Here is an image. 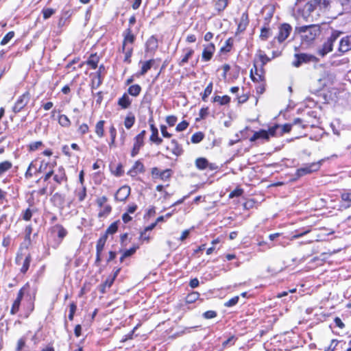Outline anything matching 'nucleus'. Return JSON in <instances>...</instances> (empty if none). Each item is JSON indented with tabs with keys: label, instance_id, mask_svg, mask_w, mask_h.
I'll return each instance as SVG.
<instances>
[{
	"label": "nucleus",
	"instance_id": "obj_1",
	"mask_svg": "<svg viewBox=\"0 0 351 351\" xmlns=\"http://www.w3.org/2000/svg\"><path fill=\"white\" fill-rule=\"evenodd\" d=\"M298 32L302 34V40L306 43H310L320 34L321 29L318 25H311L300 27Z\"/></svg>",
	"mask_w": 351,
	"mask_h": 351
},
{
	"label": "nucleus",
	"instance_id": "obj_2",
	"mask_svg": "<svg viewBox=\"0 0 351 351\" xmlns=\"http://www.w3.org/2000/svg\"><path fill=\"white\" fill-rule=\"evenodd\" d=\"M342 34L343 32L341 31L332 29L330 36L327 38L326 40L318 49V54L324 57L327 53L332 51L334 43Z\"/></svg>",
	"mask_w": 351,
	"mask_h": 351
},
{
	"label": "nucleus",
	"instance_id": "obj_3",
	"mask_svg": "<svg viewBox=\"0 0 351 351\" xmlns=\"http://www.w3.org/2000/svg\"><path fill=\"white\" fill-rule=\"evenodd\" d=\"M279 129V125H275L269 128L268 130H260L255 132L250 141L254 142L258 139L269 140L270 136H277V130Z\"/></svg>",
	"mask_w": 351,
	"mask_h": 351
},
{
	"label": "nucleus",
	"instance_id": "obj_4",
	"mask_svg": "<svg viewBox=\"0 0 351 351\" xmlns=\"http://www.w3.org/2000/svg\"><path fill=\"white\" fill-rule=\"evenodd\" d=\"M322 68L324 69V70L321 71L319 77L317 78V80L319 82V86L324 87L332 84L335 80V75L330 71V69H326L324 67Z\"/></svg>",
	"mask_w": 351,
	"mask_h": 351
},
{
	"label": "nucleus",
	"instance_id": "obj_5",
	"mask_svg": "<svg viewBox=\"0 0 351 351\" xmlns=\"http://www.w3.org/2000/svg\"><path fill=\"white\" fill-rule=\"evenodd\" d=\"M329 5V0H311L306 3L305 9L308 13H311L317 8L319 10L326 9Z\"/></svg>",
	"mask_w": 351,
	"mask_h": 351
},
{
	"label": "nucleus",
	"instance_id": "obj_6",
	"mask_svg": "<svg viewBox=\"0 0 351 351\" xmlns=\"http://www.w3.org/2000/svg\"><path fill=\"white\" fill-rule=\"evenodd\" d=\"M320 168V162H313L306 164L304 166L299 168L296 171V178H299L305 175L310 174L313 172L317 171Z\"/></svg>",
	"mask_w": 351,
	"mask_h": 351
},
{
	"label": "nucleus",
	"instance_id": "obj_7",
	"mask_svg": "<svg viewBox=\"0 0 351 351\" xmlns=\"http://www.w3.org/2000/svg\"><path fill=\"white\" fill-rule=\"evenodd\" d=\"M292 31L291 26L288 23H283L280 25L278 28V33L274 37L273 42L277 40L279 43L284 42L290 35Z\"/></svg>",
	"mask_w": 351,
	"mask_h": 351
},
{
	"label": "nucleus",
	"instance_id": "obj_8",
	"mask_svg": "<svg viewBox=\"0 0 351 351\" xmlns=\"http://www.w3.org/2000/svg\"><path fill=\"white\" fill-rule=\"evenodd\" d=\"M317 60L316 57L314 56L307 54V53H296L295 54V60L293 61V64L295 66H299L302 64H307L310 62H314Z\"/></svg>",
	"mask_w": 351,
	"mask_h": 351
},
{
	"label": "nucleus",
	"instance_id": "obj_9",
	"mask_svg": "<svg viewBox=\"0 0 351 351\" xmlns=\"http://www.w3.org/2000/svg\"><path fill=\"white\" fill-rule=\"evenodd\" d=\"M28 288H29V285L26 284L25 286H23L19 290L17 297H16V300H14V302L12 304V306L11 308V310H10L11 314L14 315L18 312V311L19 309L20 304H21V302L23 299L24 293H25L26 289Z\"/></svg>",
	"mask_w": 351,
	"mask_h": 351
},
{
	"label": "nucleus",
	"instance_id": "obj_10",
	"mask_svg": "<svg viewBox=\"0 0 351 351\" xmlns=\"http://www.w3.org/2000/svg\"><path fill=\"white\" fill-rule=\"evenodd\" d=\"M145 47V56L149 57L158 49V39L154 36H152L146 42Z\"/></svg>",
	"mask_w": 351,
	"mask_h": 351
},
{
	"label": "nucleus",
	"instance_id": "obj_11",
	"mask_svg": "<svg viewBox=\"0 0 351 351\" xmlns=\"http://www.w3.org/2000/svg\"><path fill=\"white\" fill-rule=\"evenodd\" d=\"M29 100V94L26 92L23 95H22L15 103L13 107V111L14 112H19L27 104Z\"/></svg>",
	"mask_w": 351,
	"mask_h": 351
},
{
	"label": "nucleus",
	"instance_id": "obj_12",
	"mask_svg": "<svg viewBox=\"0 0 351 351\" xmlns=\"http://www.w3.org/2000/svg\"><path fill=\"white\" fill-rule=\"evenodd\" d=\"M105 67H99V69L95 73L90 74L91 77V89L92 93L94 95L93 90L97 89L102 83V78L101 74L102 69L104 70Z\"/></svg>",
	"mask_w": 351,
	"mask_h": 351
},
{
	"label": "nucleus",
	"instance_id": "obj_13",
	"mask_svg": "<svg viewBox=\"0 0 351 351\" xmlns=\"http://www.w3.org/2000/svg\"><path fill=\"white\" fill-rule=\"evenodd\" d=\"M215 51V46L213 43H209L204 45V49L202 53V60L204 62L211 60Z\"/></svg>",
	"mask_w": 351,
	"mask_h": 351
},
{
	"label": "nucleus",
	"instance_id": "obj_14",
	"mask_svg": "<svg viewBox=\"0 0 351 351\" xmlns=\"http://www.w3.org/2000/svg\"><path fill=\"white\" fill-rule=\"evenodd\" d=\"M250 76L254 82H263L265 79L264 67H253L250 71Z\"/></svg>",
	"mask_w": 351,
	"mask_h": 351
},
{
	"label": "nucleus",
	"instance_id": "obj_15",
	"mask_svg": "<svg viewBox=\"0 0 351 351\" xmlns=\"http://www.w3.org/2000/svg\"><path fill=\"white\" fill-rule=\"evenodd\" d=\"M153 119H149V123L150 125V130L152 131V135L149 137L150 141L154 143L156 145H160L162 142V139L158 136V130L155 125L152 123Z\"/></svg>",
	"mask_w": 351,
	"mask_h": 351
},
{
	"label": "nucleus",
	"instance_id": "obj_16",
	"mask_svg": "<svg viewBox=\"0 0 351 351\" xmlns=\"http://www.w3.org/2000/svg\"><path fill=\"white\" fill-rule=\"evenodd\" d=\"M124 39L123 41L122 48L126 47H132V44L135 40V36L132 34V29L130 27L128 28L123 32Z\"/></svg>",
	"mask_w": 351,
	"mask_h": 351
},
{
	"label": "nucleus",
	"instance_id": "obj_17",
	"mask_svg": "<svg viewBox=\"0 0 351 351\" xmlns=\"http://www.w3.org/2000/svg\"><path fill=\"white\" fill-rule=\"evenodd\" d=\"M130 194V187L128 186H123L117 191L114 198L117 201H125Z\"/></svg>",
	"mask_w": 351,
	"mask_h": 351
},
{
	"label": "nucleus",
	"instance_id": "obj_18",
	"mask_svg": "<svg viewBox=\"0 0 351 351\" xmlns=\"http://www.w3.org/2000/svg\"><path fill=\"white\" fill-rule=\"evenodd\" d=\"M351 49V35H348L341 38L339 41L338 51L345 53Z\"/></svg>",
	"mask_w": 351,
	"mask_h": 351
},
{
	"label": "nucleus",
	"instance_id": "obj_19",
	"mask_svg": "<svg viewBox=\"0 0 351 351\" xmlns=\"http://www.w3.org/2000/svg\"><path fill=\"white\" fill-rule=\"evenodd\" d=\"M53 180L58 184L67 180L64 169L62 167H58V170L53 173Z\"/></svg>",
	"mask_w": 351,
	"mask_h": 351
},
{
	"label": "nucleus",
	"instance_id": "obj_20",
	"mask_svg": "<svg viewBox=\"0 0 351 351\" xmlns=\"http://www.w3.org/2000/svg\"><path fill=\"white\" fill-rule=\"evenodd\" d=\"M145 171V168L143 164L137 160L132 168L128 172V174L132 177L136 176L139 173H143Z\"/></svg>",
	"mask_w": 351,
	"mask_h": 351
},
{
	"label": "nucleus",
	"instance_id": "obj_21",
	"mask_svg": "<svg viewBox=\"0 0 351 351\" xmlns=\"http://www.w3.org/2000/svg\"><path fill=\"white\" fill-rule=\"evenodd\" d=\"M52 232L56 234L60 241L67 234V231L62 225L56 224L51 228Z\"/></svg>",
	"mask_w": 351,
	"mask_h": 351
},
{
	"label": "nucleus",
	"instance_id": "obj_22",
	"mask_svg": "<svg viewBox=\"0 0 351 351\" xmlns=\"http://www.w3.org/2000/svg\"><path fill=\"white\" fill-rule=\"evenodd\" d=\"M143 145H144V139L136 136L134 138V145H133V149L131 152V156L132 157H134L135 156H136L138 154L140 149Z\"/></svg>",
	"mask_w": 351,
	"mask_h": 351
},
{
	"label": "nucleus",
	"instance_id": "obj_23",
	"mask_svg": "<svg viewBox=\"0 0 351 351\" xmlns=\"http://www.w3.org/2000/svg\"><path fill=\"white\" fill-rule=\"evenodd\" d=\"M249 24L248 14L245 12H243L241 17V21L238 25V31L240 32L245 30L246 27Z\"/></svg>",
	"mask_w": 351,
	"mask_h": 351
},
{
	"label": "nucleus",
	"instance_id": "obj_24",
	"mask_svg": "<svg viewBox=\"0 0 351 351\" xmlns=\"http://www.w3.org/2000/svg\"><path fill=\"white\" fill-rule=\"evenodd\" d=\"M131 104L132 100L130 99L129 96L126 93H124L123 96L118 100V105L120 106L123 109L129 108Z\"/></svg>",
	"mask_w": 351,
	"mask_h": 351
},
{
	"label": "nucleus",
	"instance_id": "obj_25",
	"mask_svg": "<svg viewBox=\"0 0 351 351\" xmlns=\"http://www.w3.org/2000/svg\"><path fill=\"white\" fill-rule=\"evenodd\" d=\"M107 241L106 234L102 235L97 241L96 245V252L99 253H102V251L104 248L106 242Z\"/></svg>",
	"mask_w": 351,
	"mask_h": 351
},
{
	"label": "nucleus",
	"instance_id": "obj_26",
	"mask_svg": "<svg viewBox=\"0 0 351 351\" xmlns=\"http://www.w3.org/2000/svg\"><path fill=\"white\" fill-rule=\"evenodd\" d=\"M271 36L270 29L268 23H265V25L261 28L260 38L263 40H266Z\"/></svg>",
	"mask_w": 351,
	"mask_h": 351
},
{
	"label": "nucleus",
	"instance_id": "obj_27",
	"mask_svg": "<svg viewBox=\"0 0 351 351\" xmlns=\"http://www.w3.org/2000/svg\"><path fill=\"white\" fill-rule=\"evenodd\" d=\"M195 166L199 170H204L208 167V161L205 158H199L195 160Z\"/></svg>",
	"mask_w": 351,
	"mask_h": 351
},
{
	"label": "nucleus",
	"instance_id": "obj_28",
	"mask_svg": "<svg viewBox=\"0 0 351 351\" xmlns=\"http://www.w3.org/2000/svg\"><path fill=\"white\" fill-rule=\"evenodd\" d=\"M172 145L171 152L176 156H180L182 153V149L180 145L178 144V141L175 139L171 140V142Z\"/></svg>",
	"mask_w": 351,
	"mask_h": 351
},
{
	"label": "nucleus",
	"instance_id": "obj_29",
	"mask_svg": "<svg viewBox=\"0 0 351 351\" xmlns=\"http://www.w3.org/2000/svg\"><path fill=\"white\" fill-rule=\"evenodd\" d=\"M232 44H233L232 39L231 38H228L226 41L224 46L221 47V49L219 50L220 54H223V53H226L229 52L232 49Z\"/></svg>",
	"mask_w": 351,
	"mask_h": 351
},
{
	"label": "nucleus",
	"instance_id": "obj_30",
	"mask_svg": "<svg viewBox=\"0 0 351 351\" xmlns=\"http://www.w3.org/2000/svg\"><path fill=\"white\" fill-rule=\"evenodd\" d=\"M132 47L122 48L123 53L124 54L123 61L125 64H130V57L132 53Z\"/></svg>",
	"mask_w": 351,
	"mask_h": 351
},
{
	"label": "nucleus",
	"instance_id": "obj_31",
	"mask_svg": "<svg viewBox=\"0 0 351 351\" xmlns=\"http://www.w3.org/2000/svg\"><path fill=\"white\" fill-rule=\"evenodd\" d=\"M141 91V87L138 84L132 85L128 88V93L134 97L138 96Z\"/></svg>",
	"mask_w": 351,
	"mask_h": 351
},
{
	"label": "nucleus",
	"instance_id": "obj_32",
	"mask_svg": "<svg viewBox=\"0 0 351 351\" xmlns=\"http://www.w3.org/2000/svg\"><path fill=\"white\" fill-rule=\"evenodd\" d=\"M12 167V164L10 161H3L0 162V176L5 173L7 171L10 169Z\"/></svg>",
	"mask_w": 351,
	"mask_h": 351
},
{
	"label": "nucleus",
	"instance_id": "obj_33",
	"mask_svg": "<svg viewBox=\"0 0 351 351\" xmlns=\"http://www.w3.org/2000/svg\"><path fill=\"white\" fill-rule=\"evenodd\" d=\"M199 298V293L196 291H193L187 295L186 297V303L191 304L197 300Z\"/></svg>",
	"mask_w": 351,
	"mask_h": 351
},
{
	"label": "nucleus",
	"instance_id": "obj_34",
	"mask_svg": "<svg viewBox=\"0 0 351 351\" xmlns=\"http://www.w3.org/2000/svg\"><path fill=\"white\" fill-rule=\"evenodd\" d=\"M213 101L219 103L220 105H226L230 102V97L228 95L222 97L217 95L214 97Z\"/></svg>",
	"mask_w": 351,
	"mask_h": 351
},
{
	"label": "nucleus",
	"instance_id": "obj_35",
	"mask_svg": "<svg viewBox=\"0 0 351 351\" xmlns=\"http://www.w3.org/2000/svg\"><path fill=\"white\" fill-rule=\"evenodd\" d=\"M119 222V221H117L113 222L106 229V232H105L104 234H106L107 237H108V234H114L117 231Z\"/></svg>",
	"mask_w": 351,
	"mask_h": 351
},
{
	"label": "nucleus",
	"instance_id": "obj_36",
	"mask_svg": "<svg viewBox=\"0 0 351 351\" xmlns=\"http://www.w3.org/2000/svg\"><path fill=\"white\" fill-rule=\"evenodd\" d=\"M104 121H99L97 123L95 126V133L99 137H102L104 136Z\"/></svg>",
	"mask_w": 351,
	"mask_h": 351
},
{
	"label": "nucleus",
	"instance_id": "obj_37",
	"mask_svg": "<svg viewBox=\"0 0 351 351\" xmlns=\"http://www.w3.org/2000/svg\"><path fill=\"white\" fill-rule=\"evenodd\" d=\"M135 123V117L133 114H129L125 119L124 125L127 129H130Z\"/></svg>",
	"mask_w": 351,
	"mask_h": 351
},
{
	"label": "nucleus",
	"instance_id": "obj_38",
	"mask_svg": "<svg viewBox=\"0 0 351 351\" xmlns=\"http://www.w3.org/2000/svg\"><path fill=\"white\" fill-rule=\"evenodd\" d=\"M99 57L95 54H91L88 59L86 60L88 66H97L99 63Z\"/></svg>",
	"mask_w": 351,
	"mask_h": 351
},
{
	"label": "nucleus",
	"instance_id": "obj_39",
	"mask_svg": "<svg viewBox=\"0 0 351 351\" xmlns=\"http://www.w3.org/2000/svg\"><path fill=\"white\" fill-rule=\"evenodd\" d=\"M30 262H31V256H30V254H27L25 256V258L24 259V261L23 262V265L21 269V273L25 274L27 272V271L28 270V269L29 267Z\"/></svg>",
	"mask_w": 351,
	"mask_h": 351
},
{
	"label": "nucleus",
	"instance_id": "obj_40",
	"mask_svg": "<svg viewBox=\"0 0 351 351\" xmlns=\"http://www.w3.org/2000/svg\"><path fill=\"white\" fill-rule=\"evenodd\" d=\"M291 124H285L282 127L279 125V129L277 130L278 136H282L284 133H288L291 130Z\"/></svg>",
	"mask_w": 351,
	"mask_h": 351
},
{
	"label": "nucleus",
	"instance_id": "obj_41",
	"mask_svg": "<svg viewBox=\"0 0 351 351\" xmlns=\"http://www.w3.org/2000/svg\"><path fill=\"white\" fill-rule=\"evenodd\" d=\"M342 201L348 202V207L351 206V191H345L341 194Z\"/></svg>",
	"mask_w": 351,
	"mask_h": 351
},
{
	"label": "nucleus",
	"instance_id": "obj_42",
	"mask_svg": "<svg viewBox=\"0 0 351 351\" xmlns=\"http://www.w3.org/2000/svg\"><path fill=\"white\" fill-rule=\"evenodd\" d=\"M204 137V134L201 132H198L192 135L191 140L193 143H198L203 140Z\"/></svg>",
	"mask_w": 351,
	"mask_h": 351
},
{
	"label": "nucleus",
	"instance_id": "obj_43",
	"mask_svg": "<svg viewBox=\"0 0 351 351\" xmlns=\"http://www.w3.org/2000/svg\"><path fill=\"white\" fill-rule=\"evenodd\" d=\"M257 58L263 65L267 64L270 61V58L262 51H259Z\"/></svg>",
	"mask_w": 351,
	"mask_h": 351
},
{
	"label": "nucleus",
	"instance_id": "obj_44",
	"mask_svg": "<svg viewBox=\"0 0 351 351\" xmlns=\"http://www.w3.org/2000/svg\"><path fill=\"white\" fill-rule=\"evenodd\" d=\"M213 90V82H210L209 84L206 86L204 90V92L202 95V100L206 101L207 97L211 94Z\"/></svg>",
	"mask_w": 351,
	"mask_h": 351
},
{
	"label": "nucleus",
	"instance_id": "obj_45",
	"mask_svg": "<svg viewBox=\"0 0 351 351\" xmlns=\"http://www.w3.org/2000/svg\"><path fill=\"white\" fill-rule=\"evenodd\" d=\"M58 122L63 127H68L70 125V121L69 118L64 114L60 115Z\"/></svg>",
	"mask_w": 351,
	"mask_h": 351
},
{
	"label": "nucleus",
	"instance_id": "obj_46",
	"mask_svg": "<svg viewBox=\"0 0 351 351\" xmlns=\"http://www.w3.org/2000/svg\"><path fill=\"white\" fill-rule=\"evenodd\" d=\"M111 210H112L111 206L106 205L104 206V209L99 213L98 217H106L107 215H108L110 213Z\"/></svg>",
	"mask_w": 351,
	"mask_h": 351
},
{
	"label": "nucleus",
	"instance_id": "obj_47",
	"mask_svg": "<svg viewBox=\"0 0 351 351\" xmlns=\"http://www.w3.org/2000/svg\"><path fill=\"white\" fill-rule=\"evenodd\" d=\"M76 310H77V305L74 302L71 303L69 305V314L68 316L69 319L70 321H72L73 319L74 315H75Z\"/></svg>",
	"mask_w": 351,
	"mask_h": 351
},
{
	"label": "nucleus",
	"instance_id": "obj_48",
	"mask_svg": "<svg viewBox=\"0 0 351 351\" xmlns=\"http://www.w3.org/2000/svg\"><path fill=\"white\" fill-rule=\"evenodd\" d=\"M14 36V32H9L1 41V45H6Z\"/></svg>",
	"mask_w": 351,
	"mask_h": 351
},
{
	"label": "nucleus",
	"instance_id": "obj_49",
	"mask_svg": "<svg viewBox=\"0 0 351 351\" xmlns=\"http://www.w3.org/2000/svg\"><path fill=\"white\" fill-rule=\"evenodd\" d=\"M239 300V296H234V297L232 298L231 299H230L226 302H225L224 306L226 307H232L238 303Z\"/></svg>",
	"mask_w": 351,
	"mask_h": 351
},
{
	"label": "nucleus",
	"instance_id": "obj_50",
	"mask_svg": "<svg viewBox=\"0 0 351 351\" xmlns=\"http://www.w3.org/2000/svg\"><path fill=\"white\" fill-rule=\"evenodd\" d=\"M42 12L43 14V18L47 19L55 13V10L52 8H44Z\"/></svg>",
	"mask_w": 351,
	"mask_h": 351
},
{
	"label": "nucleus",
	"instance_id": "obj_51",
	"mask_svg": "<svg viewBox=\"0 0 351 351\" xmlns=\"http://www.w3.org/2000/svg\"><path fill=\"white\" fill-rule=\"evenodd\" d=\"M42 145H43L42 141L32 142L29 145V149L31 152H34V151L37 150Z\"/></svg>",
	"mask_w": 351,
	"mask_h": 351
},
{
	"label": "nucleus",
	"instance_id": "obj_52",
	"mask_svg": "<svg viewBox=\"0 0 351 351\" xmlns=\"http://www.w3.org/2000/svg\"><path fill=\"white\" fill-rule=\"evenodd\" d=\"M217 315V313L215 311H207L202 315L203 317L206 319L215 318Z\"/></svg>",
	"mask_w": 351,
	"mask_h": 351
},
{
	"label": "nucleus",
	"instance_id": "obj_53",
	"mask_svg": "<svg viewBox=\"0 0 351 351\" xmlns=\"http://www.w3.org/2000/svg\"><path fill=\"white\" fill-rule=\"evenodd\" d=\"M138 248V245H134L132 247H131L128 250H126L123 253V257H129V256H132V254H134L136 252V251Z\"/></svg>",
	"mask_w": 351,
	"mask_h": 351
},
{
	"label": "nucleus",
	"instance_id": "obj_54",
	"mask_svg": "<svg viewBox=\"0 0 351 351\" xmlns=\"http://www.w3.org/2000/svg\"><path fill=\"white\" fill-rule=\"evenodd\" d=\"M194 51L191 49H187L184 56L182 58L181 63H186L189 58L193 54Z\"/></svg>",
	"mask_w": 351,
	"mask_h": 351
},
{
	"label": "nucleus",
	"instance_id": "obj_55",
	"mask_svg": "<svg viewBox=\"0 0 351 351\" xmlns=\"http://www.w3.org/2000/svg\"><path fill=\"white\" fill-rule=\"evenodd\" d=\"M189 126V123L186 121H183L178 123L176 128V131L182 132L185 130Z\"/></svg>",
	"mask_w": 351,
	"mask_h": 351
},
{
	"label": "nucleus",
	"instance_id": "obj_56",
	"mask_svg": "<svg viewBox=\"0 0 351 351\" xmlns=\"http://www.w3.org/2000/svg\"><path fill=\"white\" fill-rule=\"evenodd\" d=\"M55 202H58L60 205H62L64 203V197L58 193H55L52 197Z\"/></svg>",
	"mask_w": 351,
	"mask_h": 351
},
{
	"label": "nucleus",
	"instance_id": "obj_57",
	"mask_svg": "<svg viewBox=\"0 0 351 351\" xmlns=\"http://www.w3.org/2000/svg\"><path fill=\"white\" fill-rule=\"evenodd\" d=\"M77 197L80 202H82L86 196V191L84 186H82V189L77 192Z\"/></svg>",
	"mask_w": 351,
	"mask_h": 351
},
{
	"label": "nucleus",
	"instance_id": "obj_58",
	"mask_svg": "<svg viewBox=\"0 0 351 351\" xmlns=\"http://www.w3.org/2000/svg\"><path fill=\"white\" fill-rule=\"evenodd\" d=\"M177 117L173 115L167 116L166 118V121L169 126H173L177 122Z\"/></svg>",
	"mask_w": 351,
	"mask_h": 351
},
{
	"label": "nucleus",
	"instance_id": "obj_59",
	"mask_svg": "<svg viewBox=\"0 0 351 351\" xmlns=\"http://www.w3.org/2000/svg\"><path fill=\"white\" fill-rule=\"evenodd\" d=\"M292 125H297L302 127V128H305L307 127V124L304 123V121L300 118H296L293 120Z\"/></svg>",
	"mask_w": 351,
	"mask_h": 351
},
{
	"label": "nucleus",
	"instance_id": "obj_60",
	"mask_svg": "<svg viewBox=\"0 0 351 351\" xmlns=\"http://www.w3.org/2000/svg\"><path fill=\"white\" fill-rule=\"evenodd\" d=\"M32 217V212L29 208L26 209L23 213V219L25 221H29Z\"/></svg>",
	"mask_w": 351,
	"mask_h": 351
},
{
	"label": "nucleus",
	"instance_id": "obj_61",
	"mask_svg": "<svg viewBox=\"0 0 351 351\" xmlns=\"http://www.w3.org/2000/svg\"><path fill=\"white\" fill-rule=\"evenodd\" d=\"M243 190L241 189H236L229 194V198H234L235 197H239L242 195Z\"/></svg>",
	"mask_w": 351,
	"mask_h": 351
},
{
	"label": "nucleus",
	"instance_id": "obj_62",
	"mask_svg": "<svg viewBox=\"0 0 351 351\" xmlns=\"http://www.w3.org/2000/svg\"><path fill=\"white\" fill-rule=\"evenodd\" d=\"M114 281V278L108 276L104 282L103 286L104 287V288H110L112 285Z\"/></svg>",
	"mask_w": 351,
	"mask_h": 351
},
{
	"label": "nucleus",
	"instance_id": "obj_63",
	"mask_svg": "<svg viewBox=\"0 0 351 351\" xmlns=\"http://www.w3.org/2000/svg\"><path fill=\"white\" fill-rule=\"evenodd\" d=\"M338 344V341L336 339H332L330 342V346L326 348L324 351H334L335 350L336 346Z\"/></svg>",
	"mask_w": 351,
	"mask_h": 351
},
{
	"label": "nucleus",
	"instance_id": "obj_64",
	"mask_svg": "<svg viewBox=\"0 0 351 351\" xmlns=\"http://www.w3.org/2000/svg\"><path fill=\"white\" fill-rule=\"evenodd\" d=\"M171 176V170L166 169L160 173V177L162 180H166Z\"/></svg>",
	"mask_w": 351,
	"mask_h": 351
}]
</instances>
